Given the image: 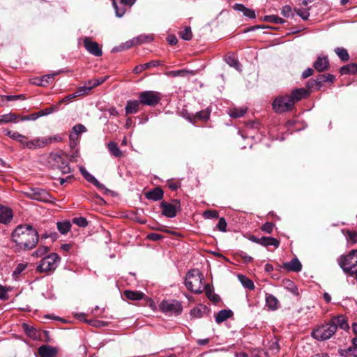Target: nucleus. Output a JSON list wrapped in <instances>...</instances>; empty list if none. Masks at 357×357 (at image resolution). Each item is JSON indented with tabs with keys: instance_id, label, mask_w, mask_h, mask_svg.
<instances>
[{
	"instance_id": "obj_1",
	"label": "nucleus",
	"mask_w": 357,
	"mask_h": 357,
	"mask_svg": "<svg viewBox=\"0 0 357 357\" xmlns=\"http://www.w3.org/2000/svg\"><path fill=\"white\" fill-rule=\"evenodd\" d=\"M11 238L17 251L30 250L37 245L38 231L30 225H20L12 232Z\"/></svg>"
},
{
	"instance_id": "obj_2",
	"label": "nucleus",
	"mask_w": 357,
	"mask_h": 357,
	"mask_svg": "<svg viewBox=\"0 0 357 357\" xmlns=\"http://www.w3.org/2000/svg\"><path fill=\"white\" fill-rule=\"evenodd\" d=\"M204 280L203 275L198 270H191L186 275L185 284L190 291L201 294L204 289Z\"/></svg>"
},
{
	"instance_id": "obj_3",
	"label": "nucleus",
	"mask_w": 357,
	"mask_h": 357,
	"mask_svg": "<svg viewBox=\"0 0 357 357\" xmlns=\"http://www.w3.org/2000/svg\"><path fill=\"white\" fill-rule=\"evenodd\" d=\"M336 332V327L332 325L331 321L328 323L317 326L311 333L313 338L318 341L330 339Z\"/></svg>"
},
{
	"instance_id": "obj_4",
	"label": "nucleus",
	"mask_w": 357,
	"mask_h": 357,
	"mask_svg": "<svg viewBox=\"0 0 357 357\" xmlns=\"http://www.w3.org/2000/svg\"><path fill=\"white\" fill-rule=\"evenodd\" d=\"M60 260V257L56 253H52L40 260L36 269L39 272L54 271L59 266Z\"/></svg>"
},
{
	"instance_id": "obj_5",
	"label": "nucleus",
	"mask_w": 357,
	"mask_h": 357,
	"mask_svg": "<svg viewBox=\"0 0 357 357\" xmlns=\"http://www.w3.org/2000/svg\"><path fill=\"white\" fill-rule=\"evenodd\" d=\"M25 195L26 197L38 202L53 204L56 201V199L47 191L40 188H31L25 192Z\"/></svg>"
},
{
	"instance_id": "obj_6",
	"label": "nucleus",
	"mask_w": 357,
	"mask_h": 357,
	"mask_svg": "<svg viewBox=\"0 0 357 357\" xmlns=\"http://www.w3.org/2000/svg\"><path fill=\"white\" fill-rule=\"evenodd\" d=\"M138 98L142 105L154 107L161 100L162 95L155 91H144L139 93Z\"/></svg>"
},
{
	"instance_id": "obj_7",
	"label": "nucleus",
	"mask_w": 357,
	"mask_h": 357,
	"mask_svg": "<svg viewBox=\"0 0 357 357\" xmlns=\"http://www.w3.org/2000/svg\"><path fill=\"white\" fill-rule=\"evenodd\" d=\"M294 100L288 95L277 97L273 101L272 106L277 113H282L290 110L294 106Z\"/></svg>"
},
{
	"instance_id": "obj_8",
	"label": "nucleus",
	"mask_w": 357,
	"mask_h": 357,
	"mask_svg": "<svg viewBox=\"0 0 357 357\" xmlns=\"http://www.w3.org/2000/svg\"><path fill=\"white\" fill-rule=\"evenodd\" d=\"M160 308L162 312L170 315H178L183 310L181 303L176 300L163 301L160 305Z\"/></svg>"
},
{
	"instance_id": "obj_9",
	"label": "nucleus",
	"mask_w": 357,
	"mask_h": 357,
	"mask_svg": "<svg viewBox=\"0 0 357 357\" xmlns=\"http://www.w3.org/2000/svg\"><path fill=\"white\" fill-rule=\"evenodd\" d=\"M137 0H112V6L117 17H122Z\"/></svg>"
},
{
	"instance_id": "obj_10",
	"label": "nucleus",
	"mask_w": 357,
	"mask_h": 357,
	"mask_svg": "<svg viewBox=\"0 0 357 357\" xmlns=\"http://www.w3.org/2000/svg\"><path fill=\"white\" fill-rule=\"evenodd\" d=\"M160 207L162 209V214L167 218H174L177 214L178 209L180 208V202L174 200V204L162 202Z\"/></svg>"
},
{
	"instance_id": "obj_11",
	"label": "nucleus",
	"mask_w": 357,
	"mask_h": 357,
	"mask_svg": "<svg viewBox=\"0 0 357 357\" xmlns=\"http://www.w3.org/2000/svg\"><path fill=\"white\" fill-rule=\"evenodd\" d=\"M83 42L84 47L91 54L96 56H100L102 54V50L97 42L93 41L89 37H86Z\"/></svg>"
},
{
	"instance_id": "obj_12",
	"label": "nucleus",
	"mask_w": 357,
	"mask_h": 357,
	"mask_svg": "<svg viewBox=\"0 0 357 357\" xmlns=\"http://www.w3.org/2000/svg\"><path fill=\"white\" fill-rule=\"evenodd\" d=\"M58 352L57 347L49 344H43L38 349V353L40 357H56Z\"/></svg>"
},
{
	"instance_id": "obj_13",
	"label": "nucleus",
	"mask_w": 357,
	"mask_h": 357,
	"mask_svg": "<svg viewBox=\"0 0 357 357\" xmlns=\"http://www.w3.org/2000/svg\"><path fill=\"white\" fill-rule=\"evenodd\" d=\"M52 142V138H36L26 143V148L33 149L44 147Z\"/></svg>"
},
{
	"instance_id": "obj_14",
	"label": "nucleus",
	"mask_w": 357,
	"mask_h": 357,
	"mask_svg": "<svg viewBox=\"0 0 357 357\" xmlns=\"http://www.w3.org/2000/svg\"><path fill=\"white\" fill-rule=\"evenodd\" d=\"M265 302L266 307L271 311L278 310L280 306L278 299L271 294H266Z\"/></svg>"
},
{
	"instance_id": "obj_15",
	"label": "nucleus",
	"mask_w": 357,
	"mask_h": 357,
	"mask_svg": "<svg viewBox=\"0 0 357 357\" xmlns=\"http://www.w3.org/2000/svg\"><path fill=\"white\" fill-rule=\"evenodd\" d=\"M80 172L82 175L88 182L93 184L97 188L100 190L105 189V185L100 183L92 174L88 172L85 168L81 167Z\"/></svg>"
},
{
	"instance_id": "obj_16",
	"label": "nucleus",
	"mask_w": 357,
	"mask_h": 357,
	"mask_svg": "<svg viewBox=\"0 0 357 357\" xmlns=\"http://www.w3.org/2000/svg\"><path fill=\"white\" fill-rule=\"evenodd\" d=\"M282 267L287 271L299 272L302 269V264L297 258H294L289 262L283 263Z\"/></svg>"
},
{
	"instance_id": "obj_17",
	"label": "nucleus",
	"mask_w": 357,
	"mask_h": 357,
	"mask_svg": "<svg viewBox=\"0 0 357 357\" xmlns=\"http://www.w3.org/2000/svg\"><path fill=\"white\" fill-rule=\"evenodd\" d=\"M13 217V214L10 208L0 205V223L7 224L12 220Z\"/></svg>"
},
{
	"instance_id": "obj_18",
	"label": "nucleus",
	"mask_w": 357,
	"mask_h": 357,
	"mask_svg": "<svg viewBox=\"0 0 357 357\" xmlns=\"http://www.w3.org/2000/svg\"><path fill=\"white\" fill-rule=\"evenodd\" d=\"M142 105L140 100H130L127 101L126 106L125 107V112L126 115L136 114L138 112L139 105Z\"/></svg>"
},
{
	"instance_id": "obj_19",
	"label": "nucleus",
	"mask_w": 357,
	"mask_h": 357,
	"mask_svg": "<svg viewBox=\"0 0 357 357\" xmlns=\"http://www.w3.org/2000/svg\"><path fill=\"white\" fill-rule=\"evenodd\" d=\"M314 68L319 72H322L328 69L329 66V61L327 56H318L314 61Z\"/></svg>"
},
{
	"instance_id": "obj_20",
	"label": "nucleus",
	"mask_w": 357,
	"mask_h": 357,
	"mask_svg": "<svg viewBox=\"0 0 357 357\" xmlns=\"http://www.w3.org/2000/svg\"><path fill=\"white\" fill-rule=\"evenodd\" d=\"M331 322L332 325H335L336 330L337 327L344 331H347L349 328L347 319L343 315L334 317L331 319Z\"/></svg>"
},
{
	"instance_id": "obj_21",
	"label": "nucleus",
	"mask_w": 357,
	"mask_h": 357,
	"mask_svg": "<svg viewBox=\"0 0 357 357\" xmlns=\"http://www.w3.org/2000/svg\"><path fill=\"white\" fill-rule=\"evenodd\" d=\"M163 194V190L160 188L157 187L146 192V197L150 200L158 201L162 199Z\"/></svg>"
},
{
	"instance_id": "obj_22",
	"label": "nucleus",
	"mask_w": 357,
	"mask_h": 357,
	"mask_svg": "<svg viewBox=\"0 0 357 357\" xmlns=\"http://www.w3.org/2000/svg\"><path fill=\"white\" fill-rule=\"evenodd\" d=\"M22 328L27 336H29L30 338L33 339V340H37L40 338V333L34 327L29 326L27 324H23Z\"/></svg>"
},
{
	"instance_id": "obj_23",
	"label": "nucleus",
	"mask_w": 357,
	"mask_h": 357,
	"mask_svg": "<svg viewBox=\"0 0 357 357\" xmlns=\"http://www.w3.org/2000/svg\"><path fill=\"white\" fill-rule=\"evenodd\" d=\"M232 315L233 312L231 310H221L215 317V321L217 324H220L230 318Z\"/></svg>"
},
{
	"instance_id": "obj_24",
	"label": "nucleus",
	"mask_w": 357,
	"mask_h": 357,
	"mask_svg": "<svg viewBox=\"0 0 357 357\" xmlns=\"http://www.w3.org/2000/svg\"><path fill=\"white\" fill-rule=\"evenodd\" d=\"M307 95V91L304 89H297L294 90L289 97H291L294 100V105L296 102L302 100L304 97Z\"/></svg>"
},
{
	"instance_id": "obj_25",
	"label": "nucleus",
	"mask_w": 357,
	"mask_h": 357,
	"mask_svg": "<svg viewBox=\"0 0 357 357\" xmlns=\"http://www.w3.org/2000/svg\"><path fill=\"white\" fill-rule=\"evenodd\" d=\"M72 225L70 220L59 221L56 223L58 231L63 235L66 234L71 229Z\"/></svg>"
},
{
	"instance_id": "obj_26",
	"label": "nucleus",
	"mask_w": 357,
	"mask_h": 357,
	"mask_svg": "<svg viewBox=\"0 0 357 357\" xmlns=\"http://www.w3.org/2000/svg\"><path fill=\"white\" fill-rule=\"evenodd\" d=\"M259 245L265 247L274 246L275 248H278L280 241L273 237L263 236L261 238Z\"/></svg>"
},
{
	"instance_id": "obj_27",
	"label": "nucleus",
	"mask_w": 357,
	"mask_h": 357,
	"mask_svg": "<svg viewBox=\"0 0 357 357\" xmlns=\"http://www.w3.org/2000/svg\"><path fill=\"white\" fill-rule=\"evenodd\" d=\"M282 283H283L284 287L287 291L291 292L294 296H299L298 287H296V285L295 284V283L293 281H291L289 279H285L283 280Z\"/></svg>"
},
{
	"instance_id": "obj_28",
	"label": "nucleus",
	"mask_w": 357,
	"mask_h": 357,
	"mask_svg": "<svg viewBox=\"0 0 357 357\" xmlns=\"http://www.w3.org/2000/svg\"><path fill=\"white\" fill-rule=\"evenodd\" d=\"M159 65L158 61H153L151 62H148L144 64L136 66L133 69V73L135 74H139L142 71L149 69V68L152 66H157Z\"/></svg>"
},
{
	"instance_id": "obj_29",
	"label": "nucleus",
	"mask_w": 357,
	"mask_h": 357,
	"mask_svg": "<svg viewBox=\"0 0 357 357\" xmlns=\"http://www.w3.org/2000/svg\"><path fill=\"white\" fill-rule=\"evenodd\" d=\"M125 297L132 301H139L143 296L144 294L137 291L126 290L123 292Z\"/></svg>"
},
{
	"instance_id": "obj_30",
	"label": "nucleus",
	"mask_w": 357,
	"mask_h": 357,
	"mask_svg": "<svg viewBox=\"0 0 357 357\" xmlns=\"http://www.w3.org/2000/svg\"><path fill=\"white\" fill-rule=\"evenodd\" d=\"M107 149H108V151L112 155H114V157H116V158H120L123 155V153L122 151L120 150V149L119 148L118 145L116 143L114 142H109L107 144Z\"/></svg>"
},
{
	"instance_id": "obj_31",
	"label": "nucleus",
	"mask_w": 357,
	"mask_h": 357,
	"mask_svg": "<svg viewBox=\"0 0 357 357\" xmlns=\"http://www.w3.org/2000/svg\"><path fill=\"white\" fill-rule=\"evenodd\" d=\"M206 291V294L209 300L216 303H218L220 300L218 295L214 293L213 290L211 288L208 284L204 285V289Z\"/></svg>"
},
{
	"instance_id": "obj_32",
	"label": "nucleus",
	"mask_w": 357,
	"mask_h": 357,
	"mask_svg": "<svg viewBox=\"0 0 357 357\" xmlns=\"http://www.w3.org/2000/svg\"><path fill=\"white\" fill-rule=\"evenodd\" d=\"M340 73L341 75L354 74L357 73V65L351 63L340 68Z\"/></svg>"
},
{
	"instance_id": "obj_33",
	"label": "nucleus",
	"mask_w": 357,
	"mask_h": 357,
	"mask_svg": "<svg viewBox=\"0 0 357 357\" xmlns=\"http://www.w3.org/2000/svg\"><path fill=\"white\" fill-rule=\"evenodd\" d=\"M18 116L13 113H8L6 114L0 115V125L3 123H8L11 122H15L17 119Z\"/></svg>"
},
{
	"instance_id": "obj_34",
	"label": "nucleus",
	"mask_w": 357,
	"mask_h": 357,
	"mask_svg": "<svg viewBox=\"0 0 357 357\" xmlns=\"http://www.w3.org/2000/svg\"><path fill=\"white\" fill-rule=\"evenodd\" d=\"M238 278L239 281L245 288L249 290H253L255 289V284L250 279H249L248 278L243 275H238Z\"/></svg>"
},
{
	"instance_id": "obj_35",
	"label": "nucleus",
	"mask_w": 357,
	"mask_h": 357,
	"mask_svg": "<svg viewBox=\"0 0 357 357\" xmlns=\"http://www.w3.org/2000/svg\"><path fill=\"white\" fill-rule=\"evenodd\" d=\"M26 263L18 264L12 273L13 279L15 280H17L20 278V274L26 268Z\"/></svg>"
},
{
	"instance_id": "obj_36",
	"label": "nucleus",
	"mask_w": 357,
	"mask_h": 357,
	"mask_svg": "<svg viewBox=\"0 0 357 357\" xmlns=\"http://www.w3.org/2000/svg\"><path fill=\"white\" fill-rule=\"evenodd\" d=\"M225 61L231 67L234 68L238 70H241V65L237 59L234 55H228L225 58Z\"/></svg>"
},
{
	"instance_id": "obj_37",
	"label": "nucleus",
	"mask_w": 357,
	"mask_h": 357,
	"mask_svg": "<svg viewBox=\"0 0 357 357\" xmlns=\"http://www.w3.org/2000/svg\"><path fill=\"white\" fill-rule=\"evenodd\" d=\"M356 351L357 350L354 345L347 349H340L338 350L339 354L343 357H348L349 356H357V354H356Z\"/></svg>"
},
{
	"instance_id": "obj_38",
	"label": "nucleus",
	"mask_w": 357,
	"mask_h": 357,
	"mask_svg": "<svg viewBox=\"0 0 357 357\" xmlns=\"http://www.w3.org/2000/svg\"><path fill=\"white\" fill-rule=\"evenodd\" d=\"M108 78V76H105L94 79H90L86 82V84L89 87H91L92 89L104 83Z\"/></svg>"
},
{
	"instance_id": "obj_39",
	"label": "nucleus",
	"mask_w": 357,
	"mask_h": 357,
	"mask_svg": "<svg viewBox=\"0 0 357 357\" xmlns=\"http://www.w3.org/2000/svg\"><path fill=\"white\" fill-rule=\"evenodd\" d=\"M134 38L137 45H140L142 43L151 42L153 40V36L149 34H142L137 37H135Z\"/></svg>"
},
{
	"instance_id": "obj_40",
	"label": "nucleus",
	"mask_w": 357,
	"mask_h": 357,
	"mask_svg": "<svg viewBox=\"0 0 357 357\" xmlns=\"http://www.w3.org/2000/svg\"><path fill=\"white\" fill-rule=\"evenodd\" d=\"M335 52L343 61H347L349 59V55L347 50L343 47H337L335 49Z\"/></svg>"
},
{
	"instance_id": "obj_41",
	"label": "nucleus",
	"mask_w": 357,
	"mask_h": 357,
	"mask_svg": "<svg viewBox=\"0 0 357 357\" xmlns=\"http://www.w3.org/2000/svg\"><path fill=\"white\" fill-rule=\"evenodd\" d=\"M205 312V307L198 306L190 310V314L193 318H201Z\"/></svg>"
},
{
	"instance_id": "obj_42",
	"label": "nucleus",
	"mask_w": 357,
	"mask_h": 357,
	"mask_svg": "<svg viewBox=\"0 0 357 357\" xmlns=\"http://www.w3.org/2000/svg\"><path fill=\"white\" fill-rule=\"evenodd\" d=\"M247 109L244 107L234 108L230 110L229 115L232 118H239L246 113Z\"/></svg>"
},
{
	"instance_id": "obj_43",
	"label": "nucleus",
	"mask_w": 357,
	"mask_h": 357,
	"mask_svg": "<svg viewBox=\"0 0 357 357\" xmlns=\"http://www.w3.org/2000/svg\"><path fill=\"white\" fill-rule=\"evenodd\" d=\"M56 75V73L45 75L43 76L38 82H36V84L39 86H46L54 79Z\"/></svg>"
},
{
	"instance_id": "obj_44",
	"label": "nucleus",
	"mask_w": 357,
	"mask_h": 357,
	"mask_svg": "<svg viewBox=\"0 0 357 357\" xmlns=\"http://www.w3.org/2000/svg\"><path fill=\"white\" fill-rule=\"evenodd\" d=\"M211 112V109L209 108H206L204 110L197 112L195 114V117L200 120L206 121L209 119Z\"/></svg>"
},
{
	"instance_id": "obj_45",
	"label": "nucleus",
	"mask_w": 357,
	"mask_h": 357,
	"mask_svg": "<svg viewBox=\"0 0 357 357\" xmlns=\"http://www.w3.org/2000/svg\"><path fill=\"white\" fill-rule=\"evenodd\" d=\"M294 11L300 16L303 20H307L310 16L308 8H295Z\"/></svg>"
},
{
	"instance_id": "obj_46",
	"label": "nucleus",
	"mask_w": 357,
	"mask_h": 357,
	"mask_svg": "<svg viewBox=\"0 0 357 357\" xmlns=\"http://www.w3.org/2000/svg\"><path fill=\"white\" fill-rule=\"evenodd\" d=\"M49 250L47 246H40L34 252L32 256L36 257H41L45 255Z\"/></svg>"
},
{
	"instance_id": "obj_47",
	"label": "nucleus",
	"mask_w": 357,
	"mask_h": 357,
	"mask_svg": "<svg viewBox=\"0 0 357 357\" xmlns=\"http://www.w3.org/2000/svg\"><path fill=\"white\" fill-rule=\"evenodd\" d=\"M72 222L80 227H86L88 225V221L84 217L75 218Z\"/></svg>"
},
{
	"instance_id": "obj_48",
	"label": "nucleus",
	"mask_w": 357,
	"mask_h": 357,
	"mask_svg": "<svg viewBox=\"0 0 357 357\" xmlns=\"http://www.w3.org/2000/svg\"><path fill=\"white\" fill-rule=\"evenodd\" d=\"M264 20L268 22H274L276 24H283L284 20L276 15H268L265 16Z\"/></svg>"
},
{
	"instance_id": "obj_49",
	"label": "nucleus",
	"mask_w": 357,
	"mask_h": 357,
	"mask_svg": "<svg viewBox=\"0 0 357 357\" xmlns=\"http://www.w3.org/2000/svg\"><path fill=\"white\" fill-rule=\"evenodd\" d=\"M91 90V87H89L86 84L84 86H82L77 88V91H75V93L77 96H81L85 94L89 93V92Z\"/></svg>"
},
{
	"instance_id": "obj_50",
	"label": "nucleus",
	"mask_w": 357,
	"mask_h": 357,
	"mask_svg": "<svg viewBox=\"0 0 357 357\" xmlns=\"http://www.w3.org/2000/svg\"><path fill=\"white\" fill-rule=\"evenodd\" d=\"M4 133L14 140L18 141L19 139H22L23 135L17 132H13L7 129L3 130Z\"/></svg>"
},
{
	"instance_id": "obj_51",
	"label": "nucleus",
	"mask_w": 357,
	"mask_h": 357,
	"mask_svg": "<svg viewBox=\"0 0 357 357\" xmlns=\"http://www.w3.org/2000/svg\"><path fill=\"white\" fill-rule=\"evenodd\" d=\"M180 36L185 40H190L192 36L190 27H185V29L180 33Z\"/></svg>"
},
{
	"instance_id": "obj_52",
	"label": "nucleus",
	"mask_w": 357,
	"mask_h": 357,
	"mask_svg": "<svg viewBox=\"0 0 357 357\" xmlns=\"http://www.w3.org/2000/svg\"><path fill=\"white\" fill-rule=\"evenodd\" d=\"M203 216L206 219L218 218V212L215 210H207L203 213Z\"/></svg>"
},
{
	"instance_id": "obj_53",
	"label": "nucleus",
	"mask_w": 357,
	"mask_h": 357,
	"mask_svg": "<svg viewBox=\"0 0 357 357\" xmlns=\"http://www.w3.org/2000/svg\"><path fill=\"white\" fill-rule=\"evenodd\" d=\"M59 106L57 104L56 105L52 106V107L45 108L43 110H40V111H39V113L40 114L41 116H46V115L50 114L52 112H54V111L57 110L59 109Z\"/></svg>"
},
{
	"instance_id": "obj_54",
	"label": "nucleus",
	"mask_w": 357,
	"mask_h": 357,
	"mask_svg": "<svg viewBox=\"0 0 357 357\" xmlns=\"http://www.w3.org/2000/svg\"><path fill=\"white\" fill-rule=\"evenodd\" d=\"M275 225L271 222H265L261 227V231L267 234H271Z\"/></svg>"
},
{
	"instance_id": "obj_55",
	"label": "nucleus",
	"mask_w": 357,
	"mask_h": 357,
	"mask_svg": "<svg viewBox=\"0 0 357 357\" xmlns=\"http://www.w3.org/2000/svg\"><path fill=\"white\" fill-rule=\"evenodd\" d=\"M72 131L79 135L80 134L86 132V128L82 124H77L73 126Z\"/></svg>"
},
{
	"instance_id": "obj_56",
	"label": "nucleus",
	"mask_w": 357,
	"mask_h": 357,
	"mask_svg": "<svg viewBox=\"0 0 357 357\" xmlns=\"http://www.w3.org/2000/svg\"><path fill=\"white\" fill-rule=\"evenodd\" d=\"M69 139L70 141V146H75L79 140V135L71 130L69 135Z\"/></svg>"
},
{
	"instance_id": "obj_57",
	"label": "nucleus",
	"mask_w": 357,
	"mask_h": 357,
	"mask_svg": "<svg viewBox=\"0 0 357 357\" xmlns=\"http://www.w3.org/2000/svg\"><path fill=\"white\" fill-rule=\"evenodd\" d=\"M282 14L284 17H291V16L294 17V15L291 6H287V5L282 8Z\"/></svg>"
},
{
	"instance_id": "obj_58",
	"label": "nucleus",
	"mask_w": 357,
	"mask_h": 357,
	"mask_svg": "<svg viewBox=\"0 0 357 357\" xmlns=\"http://www.w3.org/2000/svg\"><path fill=\"white\" fill-rule=\"evenodd\" d=\"M227 225L225 219L224 218H220L217 225V227L220 231L225 232L227 230Z\"/></svg>"
},
{
	"instance_id": "obj_59",
	"label": "nucleus",
	"mask_w": 357,
	"mask_h": 357,
	"mask_svg": "<svg viewBox=\"0 0 357 357\" xmlns=\"http://www.w3.org/2000/svg\"><path fill=\"white\" fill-rule=\"evenodd\" d=\"M238 255L239 257H241L242 259H243L244 262L245 263H250L252 261V257L248 255L246 252L243 251H240L238 253Z\"/></svg>"
},
{
	"instance_id": "obj_60",
	"label": "nucleus",
	"mask_w": 357,
	"mask_h": 357,
	"mask_svg": "<svg viewBox=\"0 0 357 357\" xmlns=\"http://www.w3.org/2000/svg\"><path fill=\"white\" fill-rule=\"evenodd\" d=\"M4 100L6 102L7 101H13L17 100L18 99H24V95H13V96H3Z\"/></svg>"
},
{
	"instance_id": "obj_61",
	"label": "nucleus",
	"mask_w": 357,
	"mask_h": 357,
	"mask_svg": "<svg viewBox=\"0 0 357 357\" xmlns=\"http://www.w3.org/2000/svg\"><path fill=\"white\" fill-rule=\"evenodd\" d=\"M40 114L38 112H36V113H34V114H32L29 116H23L21 118V120L22 121H28V120H32V121H35L38 118L40 117Z\"/></svg>"
},
{
	"instance_id": "obj_62",
	"label": "nucleus",
	"mask_w": 357,
	"mask_h": 357,
	"mask_svg": "<svg viewBox=\"0 0 357 357\" xmlns=\"http://www.w3.org/2000/svg\"><path fill=\"white\" fill-rule=\"evenodd\" d=\"M348 240L351 242V243H356L357 242V232L350 231L347 232Z\"/></svg>"
},
{
	"instance_id": "obj_63",
	"label": "nucleus",
	"mask_w": 357,
	"mask_h": 357,
	"mask_svg": "<svg viewBox=\"0 0 357 357\" xmlns=\"http://www.w3.org/2000/svg\"><path fill=\"white\" fill-rule=\"evenodd\" d=\"M324 82H325V75H320L316 78V79H313L310 82L316 83L317 87L319 89L321 84Z\"/></svg>"
},
{
	"instance_id": "obj_64",
	"label": "nucleus",
	"mask_w": 357,
	"mask_h": 357,
	"mask_svg": "<svg viewBox=\"0 0 357 357\" xmlns=\"http://www.w3.org/2000/svg\"><path fill=\"white\" fill-rule=\"evenodd\" d=\"M243 13L245 16L250 19H254L256 17L255 11L248 8H245Z\"/></svg>"
}]
</instances>
